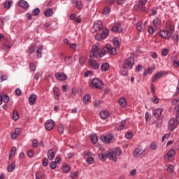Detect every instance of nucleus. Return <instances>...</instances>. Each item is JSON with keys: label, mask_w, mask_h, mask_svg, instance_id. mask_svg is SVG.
Instances as JSON below:
<instances>
[{"label": "nucleus", "mask_w": 179, "mask_h": 179, "mask_svg": "<svg viewBox=\"0 0 179 179\" xmlns=\"http://www.w3.org/2000/svg\"><path fill=\"white\" fill-rule=\"evenodd\" d=\"M55 77L57 80L60 81L66 80L68 79V77L64 73H55Z\"/></svg>", "instance_id": "11"}, {"label": "nucleus", "mask_w": 179, "mask_h": 179, "mask_svg": "<svg viewBox=\"0 0 179 179\" xmlns=\"http://www.w3.org/2000/svg\"><path fill=\"white\" fill-rule=\"evenodd\" d=\"M145 152H146V149L139 146L135 149L134 156V157H139L140 156L145 155Z\"/></svg>", "instance_id": "8"}, {"label": "nucleus", "mask_w": 179, "mask_h": 179, "mask_svg": "<svg viewBox=\"0 0 179 179\" xmlns=\"http://www.w3.org/2000/svg\"><path fill=\"white\" fill-rule=\"evenodd\" d=\"M48 157L49 160H54V157H55V152L54 150L50 149L48 151Z\"/></svg>", "instance_id": "23"}, {"label": "nucleus", "mask_w": 179, "mask_h": 179, "mask_svg": "<svg viewBox=\"0 0 179 179\" xmlns=\"http://www.w3.org/2000/svg\"><path fill=\"white\" fill-rule=\"evenodd\" d=\"M31 13H32L33 16H38V15L40 13V8H34L32 10Z\"/></svg>", "instance_id": "46"}, {"label": "nucleus", "mask_w": 179, "mask_h": 179, "mask_svg": "<svg viewBox=\"0 0 179 179\" xmlns=\"http://www.w3.org/2000/svg\"><path fill=\"white\" fill-rule=\"evenodd\" d=\"M136 28L138 31H143L145 30V25H143L142 22H138L136 24Z\"/></svg>", "instance_id": "28"}, {"label": "nucleus", "mask_w": 179, "mask_h": 179, "mask_svg": "<svg viewBox=\"0 0 179 179\" xmlns=\"http://www.w3.org/2000/svg\"><path fill=\"white\" fill-rule=\"evenodd\" d=\"M113 45L115 47H117V48H119V47H121V44L120 43V41L117 38H115L113 39Z\"/></svg>", "instance_id": "42"}, {"label": "nucleus", "mask_w": 179, "mask_h": 179, "mask_svg": "<svg viewBox=\"0 0 179 179\" xmlns=\"http://www.w3.org/2000/svg\"><path fill=\"white\" fill-rule=\"evenodd\" d=\"M36 179H44V173L43 172H36L35 176Z\"/></svg>", "instance_id": "37"}, {"label": "nucleus", "mask_w": 179, "mask_h": 179, "mask_svg": "<svg viewBox=\"0 0 179 179\" xmlns=\"http://www.w3.org/2000/svg\"><path fill=\"white\" fill-rule=\"evenodd\" d=\"M150 148L152 150H156V149H157V143L156 141L152 142L150 145Z\"/></svg>", "instance_id": "43"}, {"label": "nucleus", "mask_w": 179, "mask_h": 179, "mask_svg": "<svg viewBox=\"0 0 179 179\" xmlns=\"http://www.w3.org/2000/svg\"><path fill=\"white\" fill-rule=\"evenodd\" d=\"M106 156L108 159H110V160H113V162H117V156L114 152H108L106 153Z\"/></svg>", "instance_id": "17"}, {"label": "nucleus", "mask_w": 179, "mask_h": 179, "mask_svg": "<svg viewBox=\"0 0 179 179\" xmlns=\"http://www.w3.org/2000/svg\"><path fill=\"white\" fill-rule=\"evenodd\" d=\"M15 167H16V164L15 162L11 163L8 167V171L12 173L15 170Z\"/></svg>", "instance_id": "36"}, {"label": "nucleus", "mask_w": 179, "mask_h": 179, "mask_svg": "<svg viewBox=\"0 0 179 179\" xmlns=\"http://www.w3.org/2000/svg\"><path fill=\"white\" fill-rule=\"evenodd\" d=\"M53 92H54V94H55V99L56 100H59V94H61V93L59 92V89H58L57 87H54Z\"/></svg>", "instance_id": "26"}, {"label": "nucleus", "mask_w": 179, "mask_h": 179, "mask_svg": "<svg viewBox=\"0 0 179 179\" xmlns=\"http://www.w3.org/2000/svg\"><path fill=\"white\" fill-rule=\"evenodd\" d=\"M55 126V122L52 120H48L45 123V128L47 131H52Z\"/></svg>", "instance_id": "9"}, {"label": "nucleus", "mask_w": 179, "mask_h": 179, "mask_svg": "<svg viewBox=\"0 0 179 179\" xmlns=\"http://www.w3.org/2000/svg\"><path fill=\"white\" fill-rule=\"evenodd\" d=\"M29 68L32 72H34L36 69V64H34V63H30Z\"/></svg>", "instance_id": "53"}, {"label": "nucleus", "mask_w": 179, "mask_h": 179, "mask_svg": "<svg viewBox=\"0 0 179 179\" xmlns=\"http://www.w3.org/2000/svg\"><path fill=\"white\" fill-rule=\"evenodd\" d=\"M89 100H90V94H86L83 97V103H84V104H87V103H89Z\"/></svg>", "instance_id": "44"}, {"label": "nucleus", "mask_w": 179, "mask_h": 179, "mask_svg": "<svg viewBox=\"0 0 179 179\" xmlns=\"http://www.w3.org/2000/svg\"><path fill=\"white\" fill-rule=\"evenodd\" d=\"M175 112L176 113V121L174 118H171L168 122V129L173 131L179 125V103L175 107Z\"/></svg>", "instance_id": "3"}, {"label": "nucleus", "mask_w": 179, "mask_h": 179, "mask_svg": "<svg viewBox=\"0 0 179 179\" xmlns=\"http://www.w3.org/2000/svg\"><path fill=\"white\" fill-rule=\"evenodd\" d=\"M152 24L156 29H160L162 26V20L159 17H155L152 20Z\"/></svg>", "instance_id": "13"}, {"label": "nucleus", "mask_w": 179, "mask_h": 179, "mask_svg": "<svg viewBox=\"0 0 179 179\" xmlns=\"http://www.w3.org/2000/svg\"><path fill=\"white\" fill-rule=\"evenodd\" d=\"M162 111H163V110H162V108H160L154 109L152 110V114H153L155 118H159V117H160L162 115Z\"/></svg>", "instance_id": "16"}, {"label": "nucleus", "mask_w": 179, "mask_h": 179, "mask_svg": "<svg viewBox=\"0 0 179 179\" xmlns=\"http://www.w3.org/2000/svg\"><path fill=\"white\" fill-rule=\"evenodd\" d=\"M111 31L122 33V27H121V24L119 22H116L114 24L113 27L111 29Z\"/></svg>", "instance_id": "12"}, {"label": "nucleus", "mask_w": 179, "mask_h": 179, "mask_svg": "<svg viewBox=\"0 0 179 179\" xmlns=\"http://www.w3.org/2000/svg\"><path fill=\"white\" fill-rule=\"evenodd\" d=\"M58 132L61 134H64V125L60 124L58 127Z\"/></svg>", "instance_id": "59"}, {"label": "nucleus", "mask_w": 179, "mask_h": 179, "mask_svg": "<svg viewBox=\"0 0 179 179\" xmlns=\"http://www.w3.org/2000/svg\"><path fill=\"white\" fill-rule=\"evenodd\" d=\"M86 162L88 164H93L94 163V158L89 157L87 158Z\"/></svg>", "instance_id": "48"}, {"label": "nucleus", "mask_w": 179, "mask_h": 179, "mask_svg": "<svg viewBox=\"0 0 179 179\" xmlns=\"http://www.w3.org/2000/svg\"><path fill=\"white\" fill-rule=\"evenodd\" d=\"M0 97L1 98L2 101H3L4 103H8L9 100H10L9 96L3 93H1Z\"/></svg>", "instance_id": "25"}, {"label": "nucleus", "mask_w": 179, "mask_h": 179, "mask_svg": "<svg viewBox=\"0 0 179 179\" xmlns=\"http://www.w3.org/2000/svg\"><path fill=\"white\" fill-rule=\"evenodd\" d=\"M12 7V0H6L4 3V8L6 9H10Z\"/></svg>", "instance_id": "32"}, {"label": "nucleus", "mask_w": 179, "mask_h": 179, "mask_svg": "<svg viewBox=\"0 0 179 179\" xmlns=\"http://www.w3.org/2000/svg\"><path fill=\"white\" fill-rule=\"evenodd\" d=\"M106 54L110 55H115L117 54V48L113 47L110 44H106L103 48V52L99 49L97 45H94L92 46V51L90 52V57H94L96 59H100Z\"/></svg>", "instance_id": "1"}, {"label": "nucleus", "mask_w": 179, "mask_h": 179, "mask_svg": "<svg viewBox=\"0 0 179 179\" xmlns=\"http://www.w3.org/2000/svg\"><path fill=\"white\" fill-rule=\"evenodd\" d=\"M170 138V134H166L163 136L162 138V142H163L165 139H169Z\"/></svg>", "instance_id": "62"}, {"label": "nucleus", "mask_w": 179, "mask_h": 179, "mask_svg": "<svg viewBox=\"0 0 179 179\" xmlns=\"http://www.w3.org/2000/svg\"><path fill=\"white\" fill-rule=\"evenodd\" d=\"M125 124H127V122L125 120H122L116 124V129L118 131H122V129H124Z\"/></svg>", "instance_id": "18"}, {"label": "nucleus", "mask_w": 179, "mask_h": 179, "mask_svg": "<svg viewBox=\"0 0 179 179\" xmlns=\"http://www.w3.org/2000/svg\"><path fill=\"white\" fill-rule=\"evenodd\" d=\"M108 13H110V8L106 7V8H103V10L102 11V15H108Z\"/></svg>", "instance_id": "51"}, {"label": "nucleus", "mask_w": 179, "mask_h": 179, "mask_svg": "<svg viewBox=\"0 0 179 179\" xmlns=\"http://www.w3.org/2000/svg\"><path fill=\"white\" fill-rule=\"evenodd\" d=\"M34 51H36V46H32L29 49L28 52L29 54H33Z\"/></svg>", "instance_id": "63"}, {"label": "nucleus", "mask_w": 179, "mask_h": 179, "mask_svg": "<svg viewBox=\"0 0 179 179\" xmlns=\"http://www.w3.org/2000/svg\"><path fill=\"white\" fill-rule=\"evenodd\" d=\"M41 51H43V46L39 45L38 47L37 50H36V57H37V58H41V57H42Z\"/></svg>", "instance_id": "31"}, {"label": "nucleus", "mask_w": 179, "mask_h": 179, "mask_svg": "<svg viewBox=\"0 0 179 179\" xmlns=\"http://www.w3.org/2000/svg\"><path fill=\"white\" fill-rule=\"evenodd\" d=\"M110 68V64L108 63H103L101 65V69L103 72H107Z\"/></svg>", "instance_id": "27"}, {"label": "nucleus", "mask_w": 179, "mask_h": 179, "mask_svg": "<svg viewBox=\"0 0 179 179\" xmlns=\"http://www.w3.org/2000/svg\"><path fill=\"white\" fill-rule=\"evenodd\" d=\"M27 156L29 157H33L34 156V151L33 150H29L27 152Z\"/></svg>", "instance_id": "57"}, {"label": "nucleus", "mask_w": 179, "mask_h": 179, "mask_svg": "<svg viewBox=\"0 0 179 179\" xmlns=\"http://www.w3.org/2000/svg\"><path fill=\"white\" fill-rule=\"evenodd\" d=\"M94 58L96 57H90L88 63L90 64V68H92V69H94L95 71H97V69L100 68V64H99V62H97V61L94 59Z\"/></svg>", "instance_id": "6"}, {"label": "nucleus", "mask_w": 179, "mask_h": 179, "mask_svg": "<svg viewBox=\"0 0 179 179\" xmlns=\"http://www.w3.org/2000/svg\"><path fill=\"white\" fill-rule=\"evenodd\" d=\"M36 100H37V96L34 94L29 96V101L30 106H34V104L36 103Z\"/></svg>", "instance_id": "20"}, {"label": "nucleus", "mask_w": 179, "mask_h": 179, "mask_svg": "<svg viewBox=\"0 0 179 179\" xmlns=\"http://www.w3.org/2000/svg\"><path fill=\"white\" fill-rule=\"evenodd\" d=\"M77 9H82L83 5H82V1L80 0H71V3H75Z\"/></svg>", "instance_id": "22"}, {"label": "nucleus", "mask_w": 179, "mask_h": 179, "mask_svg": "<svg viewBox=\"0 0 179 179\" xmlns=\"http://www.w3.org/2000/svg\"><path fill=\"white\" fill-rule=\"evenodd\" d=\"M166 75H167V71H158L152 76V82H156L157 80H159V79H162L163 76H166Z\"/></svg>", "instance_id": "7"}, {"label": "nucleus", "mask_w": 179, "mask_h": 179, "mask_svg": "<svg viewBox=\"0 0 179 179\" xmlns=\"http://www.w3.org/2000/svg\"><path fill=\"white\" fill-rule=\"evenodd\" d=\"M91 87H94V89H103L104 87V85L103 82L100 80L99 78H94L92 83L90 84Z\"/></svg>", "instance_id": "5"}, {"label": "nucleus", "mask_w": 179, "mask_h": 179, "mask_svg": "<svg viewBox=\"0 0 179 179\" xmlns=\"http://www.w3.org/2000/svg\"><path fill=\"white\" fill-rule=\"evenodd\" d=\"M18 119H19V113L17 112V110H14L13 113V120L14 121H17V120Z\"/></svg>", "instance_id": "39"}, {"label": "nucleus", "mask_w": 179, "mask_h": 179, "mask_svg": "<svg viewBox=\"0 0 179 179\" xmlns=\"http://www.w3.org/2000/svg\"><path fill=\"white\" fill-rule=\"evenodd\" d=\"M133 136H134V135L132 134V132H128L126 134L127 139H132Z\"/></svg>", "instance_id": "64"}, {"label": "nucleus", "mask_w": 179, "mask_h": 179, "mask_svg": "<svg viewBox=\"0 0 179 179\" xmlns=\"http://www.w3.org/2000/svg\"><path fill=\"white\" fill-rule=\"evenodd\" d=\"M43 15H45L46 17H50V16H52V15H54V12L52 11V9L48 8L44 10Z\"/></svg>", "instance_id": "24"}, {"label": "nucleus", "mask_w": 179, "mask_h": 179, "mask_svg": "<svg viewBox=\"0 0 179 179\" xmlns=\"http://www.w3.org/2000/svg\"><path fill=\"white\" fill-rule=\"evenodd\" d=\"M96 31H100L103 29V22L100 20L96 21L94 24Z\"/></svg>", "instance_id": "14"}, {"label": "nucleus", "mask_w": 179, "mask_h": 179, "mask_svg": "<svg viewBox=\"0 0 179 179\" xmlns=\"http://www.w3.org/2000/svg\"><path fill=\"white\" fill-rule=\"evenodd\" d=\"M62 170L64 173H69V170H70L69 166L65 165L64 166H63Z\"/></svg>", "instance_id": "55"}, {"label": "nucleus", "mask_w": 179, "mask_h": 179, "mask_svg": "<svg viewBox=\"0 0 179 179\" xmlns=\"http://www.w3.org/2000/svg\"><path fill=\"white\" fill-rule=\"evenodd\" d=\"M152 72H153V69H152L150 67L145 69V71L143 73V76H146L148 75H152Z\"/></svg>", "instance_id": "33"}, {"label": "nucleus", "mask_w": 179, "mask_h": 179, "mask_svg": "<svg viewBox=\"0 0 179 179\" xmlns=\"http://www.w3.org/2000/svg\"><path fill=\"white\" fill-rule=\"evenodd\" d=\"M50 167L52 169V170H55V169L57 167V162H52L51 164H50Z\"/></svg>", "instance_id": "60"}, {"label": "nucleus", "mask_w": 179, "mask_h": 179, "mask_svg": "<svg viewBox=\"0 0 179 179\" xmlns=\"http://www.w3.org/2000/svg\"><path fill=\"white\" fill-rule=\"evenodd\" d=\"M95 38L96 40H98V41H100L104 38L103 37V35H101V34H97L96 35H95Z\"/></svg>", "instance_id": "52"}, {"label": "nucleus", "mask_w": 179, "mask_h": 179, "mask_svg": "<svg viewBox=\"0 0 179 179\" xmlns=\"http://www.w3.org/2000/svg\"><path fill=\"white\" fill-rule=\"evenodd\" d=\"M113 134H107V135H102L101 136V141L104 142L105 143H110L111 141H113Z\"/></svg>", "instance_id": "10"}, {"label": "nucleus", "mask_w": 179, "mask_h": 179, "mask_svg": "<svg viewBox=\"0 0 179 179\" xmlns=\"http://www.w3.org/2000/svg\"><path fill=\"white\" fill-rule=\"evenodd\" d=\"M151 100H152V103H154V104H159V101H160V99L155 95L152 96Z\"/></svg>", "instance_id": "47"}, {"label": "nucleus", "mask_w": 179, "mask_h": 179, "mask_svg": "<svg viewBox=\"0 0 179 179\" xmlns=\"http://www.w3.org/2000/svg\"><path fill=\"white\" fill-rule=\"evenodd\" d=\"M116 155L120 156L121 155V150L119 148H116L115 151L113 152Z\"/></svg>", "instance_id": "61"}, {"label": "nucleus", "mask_w": 179, "mask_h": 179, "mask_svg": "<svg viewBox=\"0 0 179 179\" xmlns=\"http://www.w3.org/2000/svg\"><path fill=\"white\" fill-rule=\"evenodd\" d=\"M99 115L102 120H106V118H108L110 113L107 110H102L100 112Z\"/></svg>", "instance_id": "21"}, {"label": "nucleus", "mask_w": 179, "mask_h": 179, "mask_svg": "<svg viewBox=\"0 0 179 179\" xmlns=\"http://www.w3.org/2000/svg\"><path fill=\"white\" fill-rule=\"evenodd\" d=\"M166 171L169 173V174H173V173H174V166L169 165V166L166 168Z\"/></svg>", "instance_id": "41"}, {"label": "nucleus", "mask_w": 179, "mask_h": 179, "mask_svg": "<svg viewBox=\"0 0 179 179\" xmlns=\"http://www.w3.org/2000/svg\"><path fill=\"white\" fill-rule=\"evenodd\" d=\"M3 50H10L12 48V45H10V42L9 41L6 40L3 45Z\"/></svg>", "instance_id": "30"}, {"label": "nucleus", "mask_w": 179, "mask_h": 179, "mask_svg": "<svg viewBox=\"0 0 179 179\" xmlns=\"http://www.w3.org/2000/svg\"><path fill=\"white\" fill-rule=\"evenodd\" d=\"M138 8L140 10H141V12H143L144 13H148V12H149V8L145 6H139Z\"/></svg>", "instance_id": "50"}, {"label": "nucleus", "mask_w": 179, "mask_h": 179, "mask_svg": "<svg viewBox=\"0 0 179 179\" xmlns=\"http://www.w3.org/2000/svg\"><path fill=\"white\" fill-rule=\"evenodd\" d=\"M15 152H16V147H13L10 152L9 159H12L13 155H15Z\"/></svg>", "instance_id": "45"}, {"label": "nucleus", "mask_w": 179, "mask_h": 179, "mask_svg": "<svg viewBox=\"0 0 179 179\" xmlns=\"http://www.w3.org/2000/svg\"><path fill=\"white\" fill-rule=\"evenodd\" d=\"M109 33H110V31L108 30V29L103 28L101 35L103 38H107V37H108Z\"/></svg>", "instance_id": "29"}, {"label": "nucleus", "mask_w": 179, "mask_h": 179, "mask_svg": "<svg viewBox=\"0 0 179 179\" xmlns=\"http://www.w3.org/2000/svg\"><path fill=\"white\" fill-rule=\"evenodd\" d=\"M129 70V69H127L122 66V69L120 70V74L122 76H125V75L128 74V71Z\"/></svg>", "instance_id": "38"}, {"label": "nucleus", "mask_w": 179, "mask_h": 179, "mask_svg": "<svg viewBox=\"0 0 179 179\" xmlns=\"http://www.w3.org/2000/svg\"><path fill=\"white\" fill-rule=\"evenodd\" d=\"M175 155H176V151H174V150L171 149L164 156V159L166 160H167V159L170 160V159H173V157L175 156Z\"/></svg>", "instance_id": "15"}, {"label": "nucleus", "mask_w": 179, "mask_h": 179, "mask_svg": "<svg viewBox=\"0 0 179 179\" xmlns=\"http://www.w3.org/2000/svg\"><path fill=\"white\" fill-rule=\"evenodd\" d=\"M101 101L100 100H95L94 101V107L99 108V106H101Z\"/></svg>", "instance_id": "56"}, {"label": "nucleus", "mask_w": 179, "mask_h": 179, "mask_svg": "<svg viewBox=\"0 0 179 179\" xmlns=\"http://www.w3.org/2000/svg\"><path fill=\"white\" fill-rule=\"evenodd\" d=\"M90 139H91L92 143H97V142H98L97 134H91Z\"/></svg>", "instance_id": "34"}, {"label": "nucleus", "mask_w": 179, "mask_h": 179, "mask_svg": "<svg viewBox=\"0 0 179 179\" xmlns=\"http://www.w3.org/2000/svg\"><path fill=\"white\" fill-rule=\"evenodd\" d=\"M174 33V26L171 24V21H167L166 22V31L161 30L159 34L161 37L164 38H171L173 37V34Z\"/></svg>", "instance_id": "2"}, {"label": "nucleus", "mask_w": 179, "mask_h": 179, "mask_svg": "<svg viewBox=\"0 0 179 179\" xmlns=\"http://www.w3.org/2000/svg\"><path fill=\"white\" fill-rule=\"evenodd\" d=\"M8 80V76L7 75H1L0 76V82H4V80Z\"/></svg>", "instance_id": "58"}, {"label": "nucleus", "mask_w": 179, "mask_h": 179, "mask_svg": "<svg viewBox=\"0 0 179 179\" xmlns=\"http://www.w3.org/2000/svg\"><path fill=\"white\" fill-rule=\"evenodd\" d=\"M32 146L33 148H38V141L37 139L32 141Z\"/></svg>", "instance_id": "54"}, {"label": "nucleus", "mask_w": 179, "mask_h": 179, "mask_svg": "<svg viewBox=\"0 0 179 179\" xmlns=\"http://www.w3.org/2000/svg\"><path fill=\"white\" fill-rule=\"evenodd\" d=\"M99 159L101 160V162H106V159H107V154L104 155L103 153H101L99 155Z\"/></svg>", "instance_id": "40"}, {"label": "nucleus", "mask_w": 179, "mask_h": 179, "mask_svg": "<svg viewBox=\"0 0 179 179\" xmlns=\"http://www.w3.org/2000/svg\"><path fill=\"white\" fill-rule=\"evenodd\" d=\"M78 176H79V172L76 171L74 173H71L70 175V177L72 179H76V178H78Z\"/></svg>", "instance_id": "49"}, {"label": "nucleus", "mask_w": 179, "mask_h": 179, "mask_svg": "<svg viewBox=\"0 0 179 179\" xmlns=\"http://www.w3.org/2000/svg\"><path fill=\"white\" fill-rule=\"evenodd\" d=\"M18 5L19 6H20L21 8H23L24 9H28L29 8V3H27V1L24 0H20L18 2Z\"/></svg>", "instance_id": "19"}, {"label": "nucleus", "mask_w": 179, "mask_h": 179, "mask_svg": "<svg viewBox=\"0 0 179 179\" xmlns=\"http://www.w3.org/2000/svg\"><path fill=\"white\" fill-rule=\"evenodd\" d=\"M118 103L121 107H126L127 106V101L124 98L119 99Z\"/></svg>", "instance_id": "35"}, {"label": "nucleus", "mask_w": 179, "mask_h": 179, "mask_svg": "<svg viewBox=\"0 0 179 179\" xmlns=\"http://www.w3.org/2000/svg\"><path fill=\"white\" fill-rule=\"evenodd\" d=\"M134 64H135V57H129L124 60L122 64V67L126 68V69H132V68H134Z\"/></svg>", "instance_id": "4"}]
</instances>
